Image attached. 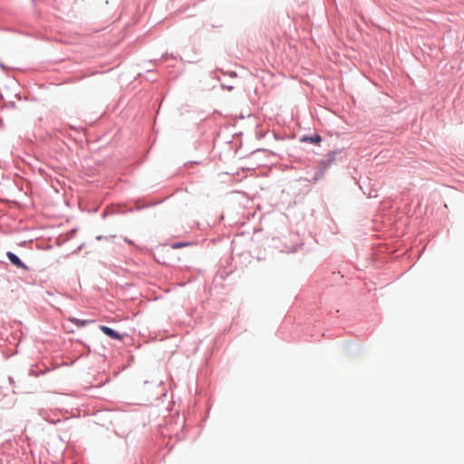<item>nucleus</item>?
I'll use <instances>...</instances> for the list:
<instances>
[{
    "mask_svg": "<svg viewBox=\"0 0 464 464\" xmlns=\"http://www.w3.org/2000/svg\"><path fill=\"white\" fill-rule=\"evenodd\" d=\"M100 330L105 334L107 336L111 337V339H114V340H121L122 339V335H121L119 333H117L116 331H114L113 329L106 326V325H100Z\"/></svg>",
    "mask_w": 464,
    "mask_h": 464,
    "instance_id": "nucleus-1",
    "label": "nucleus"
},
{
    "mask_svg": "<svg viewBox=\"0 0 464 464\" xmlns=\"http://www.w3.org/2000/svg\"><path fill=\"white\" fill-rule=\"evenodd\" d=\"M7 257L10 262L17 267L26 268V266L20 260V258L12 252L7 253Z\"/></svg>",
    "mask_w": 464,
    "mask_h": 464,
    "instance_id": "nucleus-2",
    "label": "nucleus"
},
{
    "mask_svg": "<svg viewBox=\"0 0 464 464\" xmlns=\"http://www.w3.org/2000/svg\"><path fill=\"white\" fill-rule=\"evenodd\" d=\"M69 320L78 327H83L87 324L94 323V321H92V320H81V319H78L75 317H72Z\"/></svg>",
    "mask_w": 464,
    "mask_h": 464,
    "instance_id": "nucleus-3",
    "label": "nucleus"
},
{
    "mask_svg": "<svg viewBox=\"0 0 464 464\" xmlns=\"http://www.w3.org/2000/svg\"><path fill=\"white\" fill-rule=\"evenodd\" d=\"M187 245H188L187 243H175V244H173L172 247L173 248H179V247L187 246Z\"/></svg>",
    "mask_w": 464,
    "mask_h": 464,
    "instance_id": "nucleus-4",
    "label": "nucleus"
},
{
    "mask_svg": "<svg viewBox=\"0 0 464 464\" xmlns=\"http://www.w3.org/2000/svg\"><path fill=\"white\" fill-rule=\"evenodd\" d=\"M321 140H322V138H321V136H319V135H315L314 137L311 138V140H312L313 142H320V141H321Z\"/></svg>",
    "mask_w": 464,
    "mask_h": 464,
    "instance_id": "nucleus-5",
    "label": "nucleus"
}]
</instances>
